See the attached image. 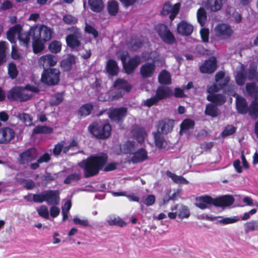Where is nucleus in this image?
<instances>
[{"mask_svg": "<svg viewBox=\"0 0 258 258\" xmlns=\"http://www.w3.org/2000/svg\"><path fill=\"white\" fill-rule=\"evenodd\" d=\"M108 155L103 153L91 155L86 159L78 163V166L84 169V176L89 178L98 174L100 171L105 172L114 170L116 169V164L110 162L107 164Z\"/></svg>", "mask_w": 258, "mask_h": 258, "instance_id": "nucleus-1", "label": "nucleus"}, {"mask_svg": "<svg viewBox=\"0 0 258 258\" xmlns=\"http://www.w3.org/2000/svg\"><path fill=\"white\" fill-rule=\"evenodd\" d=\"M114 89H110L104 94H101L99 96V100L103 102H113L120 99L126 93H129L132 86L126 80L118 78L113 84Z\"/></svg>", "mask_w": 258, "mask_h": 258, "instance_id": "nucleus-2", "label": "nucleus"}, {"mask_svg": "<svg viewBox=\"0 0 258 258\" xmlns=\"http://www.w3.org/2000/svg\"><path fill=\"white\" fill-rule=\"evenodd\" d=\"M34 203L45 202L48 205H58L60 202L59 192L57 190H45L38 194H33Z\"/></svg>", "mask_w": 258, "mask_h": 258, "instance_id": "nucleus-3", "label": "nucleus"}, {"mask_svg": "<svg viewBox=\"0 0 258 258\" xmlns=\"http://www.w3.org/2000/svg\"><path fill=\"white\" fill-rule=\"evenodd\" d=\"M88 130L96 139L106 140L111 135V126L109 123L93 122L89 125Z\"/></svg>", "mask_w": 258, "mask_h": 258, "instance_id": "nucleus-4", "label": "nucleus"}, {"mask_svg": "<svg viewBox=\"0 0 258 258\" xmlns=\"http://www.w3.org/2000/svg\"><path fill=\"white\" fill-rule=\"evenodd\" d=\"M41 82L48 86H55L60 81V71L55 68L44 69L41 75Z\"/></svg>", "mask_w": 258, "mask_h": 258, "instance_id": "nucleus-5", "label": "nucleus"}, {"mask_svg": "<svg viewBox=\"0 0 258 258\" xmlns=\"http://www.w3.org/2000/svg\"><path fill=\"white\" fill-rule=\"evenodd\" d=\"M32 97V94H28L24 88L19 86L13 87L7 94V98L11 101H19L25 102Z\"/></svg>", "mask_w": 258, "mask_h": 258, "instance_id": "nucleus-6", "label": "nucleus"}, {"mask_svg": "<svg viewBox=\"0 0 258 258\" xmlns=\"http://www.w3.org/2000/svg\"><path fill=\"white\" fill-rule=\"evenodd\" d=\"M33 37L37 38L43 42H47L51 39L52 37L53 31L48 27L42 25L40 27H31Z\"/></svg>", "mask_w": 258, "mask_h": 258, "instance_id": "nucleus-7", "label": "nucleus"}, {"mask_svg": "<svg viewBox=\"0 0 258 258\" xmlns=\"http://www.w3.org/2000/svg\"><path fill=\"white\" fill-rule=\"evenodd\" d=\"M155 30L162 40L168 44H172L175 41V38L167 25L159 24L155 26Z\"/></svg>", "mask_w": 258, "mask_h": 258, "instance_id": "nucleus-8", "label": "nucleus"}, {"mask_svg": "<svg viewBox=\"0 0 258 258\" xmlns=\"http://www.w3.org/2000/svg\"><path fill=\"white\" fill-rule=\"evenodd\" d=\"M215 35L222 40H227L231 38L234 31L231 26L226 23L218 24L214 29Z\"/></svg>", "mask_w": 258, "mask_h": 258, "instance_id": "nucleus-9", "label": "nucleus"}, {"mask_svg": "<svg viewBox=\"0 0 258 258\" xmlns=\"http://www.w3.org/2000/svg\"><path fill=\"white\" fill-rule=\"evenodd\" d=\"M38 157V150L34 147H31L19 155L18 161L19 164L24 165L35 160Z\"/></svg>", "mask_w": 258, "mask_h": 258, "instance_id": "nucleus-10", "label": "nucleus"}, {"mask_svg": "<svg viewBox=\"0 0 258 258\" xmlns=\"http://www.w3.org/2000/svg\"><path fill=\"white\" fill-rule=\"evenodd\" d=\"M72 29L74 33L68 35L66 39L68 46L71 49H75L81 45L80 39L82 37V34L79 28L73 27Z\"/></svg>", "mask_w": 258, "mask_h": 258, "instance_id": "nucleus-11", "label": "nucleus"}, {"mask_svg": "<svg viewBox=\"0 0 258 258\" xmlns=\"http://www.w3.org/2000/svg\"><path fill=\"white\" fill-rule=\"evenodd\" d=\"M127 109L125 107L113 108L109 111L108 116L111 121L118 123L123 121L127 115Z\"/></svg>", "mask_w": 258, "mask_h": 258, "instance_id": "nucleus-12", "label": "nucleus"}, {"mask_svg": "<svg viewBox=\"0 0 258 258\" xmlns=\"http://www.w3.org/2000/svg\"><path fill=\"white\" fill-rule=\"evenodd\" d=\"M141 58L138 55H135L131 57L127 62L123 64V69L124 72L127 75L133 73L136 68L140 64Z\"/></svg>", "mask_w": 258, "mask_h": 258, "instance_id": "nucleus-13", "label": "nucleus"}, {"mask_svg": "<svg viewBox=\"0 0 258 258\" xmlns=\"http://www.w3.org/2000/svg\"><path fill=\"white\" fill-rule=\"evenodd\" d=\"M15 131L10 127H3L0 128V144H7L10 143L15 137Z\"/></svg>", "mask_w": 258, "mask_h": 258, "instance_id": "nucleus-14", "label": "nucleus"}, {"mask_svg": "<svg viewBox=\"0 0 258 258\" xmlns=\"http://www.w3.org/2000/svg\"><path fill=\"white\" fill-rule=\"evenodd\" d=\"M234 202L232 196L225 195L216 198H213V205L217 207H224L232 205Z\"/></svg>", "mask_w": 258, "mask_h": 258, "instance_id": "nucleus-15", "label": "nucleus"}, {"mask_svg": "<svg viewBox=\"0 0 258 258\" xmlns=\"http://www.w3.org/2000/svg\"><path fill=\"white\" fill-rule=\"evenodd\" d=\"M131 133L133 137L136 139L138 143L141 144L144 142L147 136L144 127L138 124H134L132 126Z\"/></svg>", "mask_w": 258, "mask_h": 258, "instance_id": "nucleus-16", "label": "nucleus"}, {"mask_svg": "<svg viewBox=\"0 0 258 258\" xmlns=\"http://www.w3.org/2000/svg\"><path fill=\"white\" fill-rule=\"evenodd\" d=\"M217 60L214 57L209 58L200 66V70L201 73L206 74H212L217 69Z\"/></svg>", "mask_w": 258, "mask_h": 258, "instance_id": "nucleus-17", "label": "nucleus"}, {"mask_svg": "<svg viewBox=\"0 0 258 258\" xmlns=\"http://www.w3.org/2000/svg\"><path fill=\"white\" fill-rule=\"evenodd\" d=\"M174 124L173 120L164 118L158 121V130L162 134L167 135L172 132Z\"/></svg>", "mask_w": 258, "mask_h": 258, "instance_id": "nucleus-18", "label": "nucleus"}, {"mask_svg": "<svg viewBox=\"0 0 258 258\" xmlns=\"http://www.w3.org/2000/svg\"><path fill=\"white\" fill-rule=\"evenodd\" d=\"M156 69V66L153 62H146L140 68V73L144 79L152 77Z\"/></svg>", "mask_w": 258, "mask_h": 258, "instance_id": "nucleus-19", "label": "nucleus"}, {"mask_svg": "<svg viewBox=\"0 0 258 258\" xmlns=\"http://www.w3.org/2000/svg\"><path fill=\"white\" fill-rule=\"evenodd\" d=\"M193 31V26L185 20L180 21L177 25V32L182 36H189Z\"/></svg>", "mask_w": 258, "mask_h": 258, "instance_id": "nucleus-20", "label": "nucleus"}, {"mask_svg": "<svg viewBox=\"0 0 258 258\" xmlns=\"http://www.w3.org/2000/svg\"><path fill=\"white\" fill-rule=\"evenodd\" d=\"M155 95L159 101L169 98L173 95L172 90L166 86H159L156 91Z\"/></svg>", "mask_w": 258, "mask_h": 258, "instance_id": "nucleus-21", "label": "nucleus"}, {"mask_svg": "<svg viewBox=\"0 0 258 258\" xmlns=\"http://www.w3.org/2000/svg\"><path fill=\"white\" fill-rule=\"evenodd\" d=\"M57 60L56 56L52 54H46L42 55L39 59V64L44 69L48 67H53L57 63Z\"/></svg>", "mask_w": 258, "mask_h": 258, "instance_id": "nucleus-22", "label": "nucleus"}, {"mask_svg": "<svg viewBox=\"0 0 258 258\" xmlns=\"http://www.w3.org/2000/svg\"><path fill=\"white\" fill-rule=\"evenodd\" d=\"M148 158V152L146 149L141 148L133 153L131 161L133 163H138L145 161Z\"/></svg>", "mask_w": 258, "mask_h": 258, "instance_id": "nucleus-23", "label": "nucleus"}, {"mask_svg": "<svg viewBox=\"0 0 258 258\" xmlns=\"http://www.w3.org/2000/svg\"><path fill=\"white\" fill-rule=\"evenodd\" d=\"M207 100L217 106L223 105L226 101L225 96L222 94L211 93L207 96Z\"/></svg>", "mask_w": 258, "mask_h": 258, "instance_id": "nucleus-24", "label": "nucleus"}, {"mask_svg": "<svg viewBox=\"0 0 258 258\" xmlns=\"http://www.w3.org/2000/svg\"><path fill=\"white\" fill-rule=\"evenodd\" d=\"M213 198L210 196L206 195L196 198V206L202 210L208 208L207 205H213Z\"/></svg>", "mask_w": 258, "mask_h": 258, "instance_id": "nucleus-25", "label": "nucleus"}, {"mask_svg": "<svg viewBox=\"0 0 258 258\" xmlns=\"http://www.w3.org/2000/svg\"><path fill=\"white\" fill-rule=\"evenodd\" d=\"M236 108L239 113L246 114L248 111L249 107L246 99L242 97H237L236 98Z\"/></svg>", "mask_w": 258, "mask_h": 258, "instance_id": "nucleus-26", "label": "nucleus"}, {"mask_svg": "<svg viewBox=\"0 0 258 258\" xmlns=\"http://www.w3.org/2000/svg\"><path fill=\"white\" fill-rule=\"evenodd\" d=\"M77 57L73 54L63 59L61 61V67L63 71L69 72L72 70V66L76 63Z\"/></svg>", "mask_w": 258, "mask_h": 258, "instance_id": "nucleus-27", "label": "nucleus"}, {"mask_svg": "<svg viewBox=\"0 0 258 258\" xmlns=\"http://www.w3.org/2000/svg\"><path fill=\"white\" fill-rule=\"evenodd\" d=\"M106 72L111 76H115L118 75L119 67L117 62L113 59H109L105 67Z\"/></svg>", "mask_w": 258, "mask_h": 258, "instance_id": "nucleus-28", "label": "nucleus"}, {"mask_svg": "<svg viewBox=\"0 0 258 258\" xmlns=\"http://www.w3.org/2000/svg\"><path fill=\"white\" fill-rule=\"evenodd\" d=\"M22 30L20 25L17 24L11 27L7 32L8 40L12 43L16 42V35L20 34Z\"/></svg>", "mask_w": 258, "mask_h": 258, "instance_id": "nucleus-29", "label": "nucleus"}, {"mask_svg": "<svg viewBox=\"0 0 258 258\" xmlns=\"http://www.w3.org/2000/svg\"><path fill=\"white\" fill-rule=\"evenodd\" d=\"M204 113L207 116L215 118L219 115L220 111L217 105L209 103L206 106Z\"/></svg>", "mask_w": 258, "mask_h": 258, "instance_id": "nucleus-30", "label": "nucleus"}, {"mask_svg": "<svg viewBox=\"0 0 258 258\" xmlns=\"http://www.w3.org/2000/svg\"><path fill=\"white\" fill-rule=\"evenodd\" d=\"M171 210L172 211L175 210H177V216L180 219L187 218L190 215L189 210L186 206L184 205L179 206L178 205H176L174 207H171Z\"/></svg>", "mask_w": 258, "mask_h": 258, "instance_id": "nucleus-31", "label": "nucleus"}, {"mask_svg": "<svg viewBox=\"0 0 258 258\" xmlns=\"http://www.w3.org/2000/svg\"><path fill=\"white\" fill-rule=\"evenodd\" d=\"M94 106L92 103H88L82 105L78 110V115L80 118H84L89 115L92 110Z\"/></svg>", "mask_w": 258, "mask_h": 258, "instance_id": "nucleus-32", "label": "nucleus"}, {"mask_svg": "<svg viewBox=\"0 0 258 258\" xmlns=\"http://www.w3.org/2000/svg\"><path fill=\"white\" fill-rule=\"evenodd\" d=\"M222 0H207L205 6L208 10L212 12L220 10L222 7Z\"/></svg>", "mask_w": 258, "mask_h": 258, "instance_id": "nucleus-33", "label": "nucleus"}, {"mask_svg": "<svg viewBox=\"0 0 258 258\" xmlns=\"http://www.w3.org/2000/svg\"><path fill=\"white\" fill-rule=\"evenodd\" d=\"M88 4L91 10L96 13L101 12L104 8L102 0H89Z\"/></svg>", "mask_w": 258, "mask_h": 258, "instance_id": "nucleus-34", "label": "nucleus"}, {"mask_svg": "<svg viewBox=\"0 0 258 258\" xmlns=\"http://www.w3.org/2000/svg\"><path fill=\"white\" fill-rule=\"evenodd\" d=\"M33 36L32 30H31V28L29 31L19 34L18 39L21 45H23L24 47L27 48L29 46L31 36Z\"/></svg>", "mask_w": 258, "mask_h": 258, "instance_id": "nucleus-35", "label": "nucleus"}, {"mask_svg": "<svg viewBox=\"0 0 258 258\" xmlns=\"http://www.w3.org/2000/svg\"><path fill=\"white\" fill-rule=\"evenodd\" d=\"M50 155L47 153H45L43 155L40 156L36 162L30 164V168L32 170H36L40 167V164L47 163L50 160Z\"/></svg>", "mask_w": 258, "mask_h": 258, "instance_id": "nucleus-36", "label": "nucleus"}, {"mask_svg": "<svg viewBox=\"0 0 258 258\" xmlns=\"http://www.w3.org/2000/svg\"><path fill=\"white\" fill-rule=\"evenodd\" d=\"M161 134L159 131L153 133L155 144L159 149L164 148L166 146V141Z\"/></svg>", "mask_w": 258, "mask_h": 258, "instance_id": "nucleus-37", "label": "nucleus"}, {"mask_svg": "<svg viewBox=\"0 0 258 258\" xmlns=\"http://www.w3.org/2000/svg\"><path fill=\"white\" fill-rule=\"evenodd\" d=\"M245 90L248 95L253 99H258V88L255 83H248L246 84Z\"/></svg>", "mask_w": 258, "mask_h": 258, "instance_id": "nucleus-38", "label": "nucleus"}, {"mask_svg": "<svg viewBox=\"0 0 258 258\" xmlns=\"http://www.w3.org/2000/svg\"><path fill=\"white\" fill-rule=\"evenodd\" d=\"M249 115L253 119H256L258 117V99H253L249 106Z\"/></svg>", "mask_w": 258, "mask_h": 258, "instance_id": "nucleus-39", "label": "nucleus"}, {"mask_svg": "<svg viewBox=\"0 0 258 258\" xmlns=\"http://www.w3.org/2000/svg\"><path fill=\"white\" fill-rule=\"evenodd\" d=\"M158 81L161 84H170L171 80L170 74L165 70H162L159 75Z\"/></svg>", "mask_w": 258, "mask_h": 258, "instance_id": "nucleus-40", "label": "nucleus"}, {"mask_svg": "<svg viewBox=\"0 0 258 258\" xmlns=\"http://www.w3.org/2000/svg\"><path fill=\"white\" fill-rule=\"evenodd\" d=\"M107 9L110 15L116 16L119 10V6L117 2L114 0L108 2Z\"/></svg>", "mask_w": 258, "mask_h": 258, "instance_id": "nucleus-41", "label": "nucleus"}, {"mask_svg": "<svg viewBox=\"0 0 258 258\" xmlns=\"http://www.w3.org/2000/svg\"><path fill=\"white\" fill-rule=\"evenodd\" d=\"M82 178L80 173H73L68 175L63 180L66 184H70L72 183L78 182Z\"/></svg>", "mask_w": 258, "mask_h": 258, "instance_id": "nucleus-42", "label": "nucleus"}, {"mask_svg": "<svg viewBox=\"0 0 258 258\" xmlns=\"http://www.w3.org/2000/svg\"><path fill=\"white\" fill-rule=\"evenodd\" d=\"M33 39L32 47L34 53L36 54L41 52L44 49L45 42L37 38H34L33 37Z\"/></svg>", "mask_w": 258, "mask_h": 258, "instance_id": "nucleus-43", "label": "nucleus"}, {"mask_svg": "<svg viewBox=\"0 0 258 258\" xmlns=\"http://www.w3.org/2000/svg\"><path fill=\"white\" fill-rule=\"evenodd\" d=\"M167 175L170 177L175 183L177 184H188V181L183 176L177 175L169 171L166 172Z\"/></svg>", "mask_w": 258, "mask_h": 258, "instance_id": "nucleus-44", "label": "nucleus"}, {"mask_svg": "<svg viewBox=\"0 0 258 258\" xmlns=\"http://www.w3.org/2000/svg\"><path fill=\"white\" fill-rule=\"evenodd\" d=\"M198 22L201 26L205 25L207 18V13L204 8L200 7L197 13Z\"/></svg>", "mask_w": 258, "mask_h": 258, "instance_id": "nucleus-45", "label": "nucleus"}, {"mask_svg": "<svg viewBox=\"0 0 258 258\" xmlns=\"http://www.w3.org/2000/svg\"><path fill=\"white\" fill-rule=\"evenodd\" d=\"M195 125V122L194 120L186 118L184 119L180 124V131H184L194 129Z\"/></svg>", "mask_w": 258, "mask_h": 258, "instance_id": "nucleus-46", "label": "nucleus"}, {"mask_svg": "<svg viewBox=\"0 0 258 258\" xmlns=\"http://www.w3.org/2000/svg\"><path fill=\"white\" fill-rule=\"evenodd\" d=\"M64 96V93L63 92L56 93L54 97L50 100V104L51 106H58L63 101Z\"/></svg>", "mask_w": 258, "mask_h": 258, "instance_id": "nucleus-47", "label": "nucleus"}, {"mask_svg": "<svg viewBox=\"0 0 258 258\" xmlns=\"http://www.w3.org/2000/svg\"><path fill=\"white\" fill-rule=\"evenodd\" d=\"M52 132L53 129L52 127L46 125H38L33 128L32 133L34 134H50Z\"/></svg>", "mask_w": 258, "mask_h": 258, "instance_id": "nucleus-48", "label": "nucleus"}, {"mask_svg": "<svg viewBox=\"0 0 258 258\" xmlns=\"http://www.w3.org/2000/svg\"><path fill=\"white\" fill-rule=\"evenodd\" d=\"M136 143L135 141H127L123 145V150L125 154H132L135 149Z\"/></svg>", "mask_w": 258, "mask_h": 258, "instance_id": "nucleus-49", "label": "nucleus"}, {"mask_svg": "<svg viewBox=\"0 0 258 258\" xmlns=\"http://www.w3.org/2000/svg\"><path fill=\"white\" fill-rule=\"evenodd\" d=\"M48 49L53 53H57L61 51V43L57 40L52 41L48 45Z\"/></svg>", "mask_w": 258, "mask_h": 258, "instance_id": "nucleus-50", "label": "nucleus"}, {"mask_svg": "<svg viewBox=\"0 0 258 258\" xmlns=\"http://www.w3.org/2000/svg\"><path fill=\"white\" fill-rule=\"evenodd\" d=\"M130 43L131 48L136 50L142 47L143 41L137 36H133L131 38Z\"/></svg>", "mask_w": 258, "mask_h": 258, "instance_id": "nucleus-51", "label": "nucleus"}, {"mask_svg": "<svg viewBox=\"0 0 258 258\" xmlns=\"http://www.w3.org/2000/svg\"><path fill=\"white\" fill-rule=\"evenodd\" d=\"M107 222L109 225H116L120 227H123L126 225V223L118 217L110 218L107 220Z\"/></svg>", "mask_w": 258, "mask_h": 258, "instance_id": "nucleus-52", "label": "nucleus"}, {"mask_svg": "<svg viewBox=\"0 0 258 258\" xmlns=\"http://www.w3.org/2000/svg\"><path fill=\"white\" fill-rule=\"evenodd\" d=\"M6 42L0 41V66L6 61Z\"/></svg>", "mask_w": 258, "mask_h": 258, "instance_id": "nucleus-53", "label": "nucleus"}, {"mask_svg": "<svg viewBox=\"0 0 258 258\" xmlns=\"http://www.w3.org/2000/svg\"><path fill=\"white\" fill-rule=\"evenodd\" d=\"M247 78L249 80H255L258 82V72L256 67H250L248 70Z\"/></svg>", "mask_w": 258, "mask_h": 258, "instance_id": "nucleus-54", "label": "nucleus"}, {"mask_svg": "<svg viewBox=\"0 0 258 258\" xmlns=\"http://www.w3.org/2000/svg\"><path fill=\"white\" fill-rule=\"evenodd\" d=\"M244 227L245 233L257 230L258 229V222L253 220L250 221L245 223Z\"/></svg>", "mask_w": 258, "mask_h": 258, "instance_id": "nucleus-55", "label": "nucleus"}, {"mask_svg": "<svg viewBox=\"0 0 258 258\" xmlns=\"http://www.w3.org/2000/svg\"><path fill=\"white\" fill-rule=\"evenodd\" d=\"M247 79L246 75L242 72H238L235 77V81L236 84L239 86H243Z\"/></svg>", "mask_w": 258, "mask_h": 258, "instance_id": "nucleus-56", "label": "nucleus"}, {"mask_svg": "<svg viewBox=\"0 0 258 258\" xmlns=\"http://www.w3.org/2000/svg\"><path fill=\"white\" fill-rule=\"evenodd\" d=\"M8 74L10 78L12 79H14L17 78L18 74V71L15 63L13 62L9 63L8 67Z\"/></svg>", "mask_w": 258, "mask_h": 258, "instance_id": "nucleus-57", "label": "nucleus"}, {"mask_svg": "<svg viewBox=\"0 0 258 258\" xmlns=\"http://www.w3.org/2000/svg\"><path fill=\"white\" fill-rule=\"evenodd\" d=\"M20 183L23 185L24 188L28 190L32 189L35 186V183L34 181L31 179H21Z\"/></svg>", "mask_w": 258, "mask_h": 258, "instance_id": "nucleus-58", "label": "nucleus"}, {"mask_svg": "<svg viewBox=\"0 0 258 258\" xmlns=\"http://www.w3.org/2000/svg\"><path fill=\"white\" fill-rule=\"evenodd\" d=\"M18 117L27 125L32 124V117L31 115L28 113H22L18 115Z\"/></svg>", "mask_w": 258, "mask_h": 258, "instance_id": "nucleus-59", "label": "nucleus"}, {"mask_svg": "<svg viewBox=\"0 0 258 258\" xmlns=\"http://www.w3.org/2000/svg\"><path fill=\"white\" fill-rule=\"evenodd\" d=\"M236 128L232 125L226 126L222 132V136L223 137H227L233 135L236 132Z\"/></svg>", "mask_w": 258, "mask_h": 258, "instance_id": "nucleus-60", "label": "nucleus"}, {"mask_svg": "<svg viewBox=\"0 0 258 258\" xmlns=\"http://www.w3.org/2000/svg\"><path fill=\"white\" fill-rule=\"evenodd\" d=\"M38 215L46 219H49V212L47 207L45 205L41 206L37 209Z\"/></svg>", "mask_w": 258, "mask_h": 258, "instance_id": "nucleus-61", "label": "nucleus"}, {"mask_svg": "<svg viewBox=\"0 0 258 258\" xmlns=\"http://www.w3.org/2000/svg\"><path fill=\"white\" fill-rule=\"evenodd\" d=\"M159 100L155 95L153 97L147 99L144 101V105L147 107H151L153 105H157L159 102Z\"/></svg>", "mask_w": 258, "mask_h": 258, "instance_id": "nucleus-62", "label": "nucleus"}, {"mask_svg": "<svg viewBox=\"0 0 258 258\" xmlns=\"http://www.w3.org/2000/svg\"><path fill=\"white\" fill-rule=\"evenodd\" d=\"M200 35L202 41L207 43L209 40V30L208 28H203L200 30Z\"/></svg>", "mask_w": 258, "mask_h": 258, "instance_id": "nucleus-63", "label": "nucleus"}, {"mask_svg": "<svg viewBox=\"0 0 258 258\" xmlns=\"http://www.w3.org/2000/svg\"><path fill=\"white\" fill-rule=\"evenodd\" d=\"M43 178L42 183L47 185L55 180V175H53L51 173H46V174L43 176Z\"/></svg>", "mask_w": 258, "mask_h": 258, "instance_id": "nucleus-64", "label": "nucleus"}]
</instances>
